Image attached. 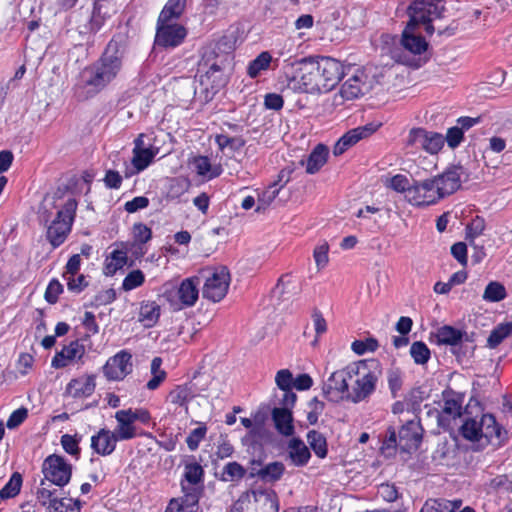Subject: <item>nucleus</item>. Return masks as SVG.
Instances as JSON below:
<instances>
[{"label":"nucleus","mask_w":512,"mask_h":512,"mask_svg":"<svg viewBox=\"0 0 512 512\" xmlns=\"http://www.w3.org/2000/svg\"><path fill=\"white\" fill-rule=\"evenodd\" d=\"M126 48L124 35L112 37L101 57L82 71L80 82L74 87L78 99L84 100L96 95L116 79L123 66Z\"/></svg>","instance_id":"obj_1"},{"label":"nucleus","mask_w":512,"mask_h":512,"mask_svg":"<svg viewBox=\"0 0 512 512\" xmlns=\"http://www.w3.org/2000/svg\"><path fill=\"white\" fill-rule=\"evenodd\" d=\"M299 76L289 85L304 93H326L334 89L344 76L343 64L331 57L303 58L299 62Z\"/></svg>","instance_id":"obj_2"},{"label":"nucleus","mask_w":512,"mask_h":512,"mask_svg":"<svg viewBox=\"0 0 512 512\" xmlns=\"http://www.w3.org/2000/svg\"><path fill=\"white\" fill-rule=\"evenodd\" d=\"M352 379L354 384L347 394V400L359 403L369 398L376 390V385L382 376V365L376 359L362 360L353 363Z\"/></svg>","instance_id":"obj_3"},{"label":"nucleus","mask_w":512,"mask_h":512,"mask_svg":"<svg viewBox=\"0 0 512 512\" xmlns=\"http://www.w3.org/2000/svg\"><path fill=\"white\" fill-rule=\"evenodd\" d=\"M459 432L465 440L475 443V450L479 451L491 444L494 438L499 439L501 429L492 414H482L480 420L465 417Z\"/></svg>","instance_id":"obj_4"},{"label":"nucleus","mask_w":512,"mask_h":512,"mask_svg":"<svg viewBox=\"0 0 512 512\" xmlns=\"http://www.w3.org/2000/svg\"><path fill=\"white\" fill-rule=\"evenodd\" d=\"M444 10L440 0H414L407 8L409 16L407 25L414 28L423 25L425 32L432 35L435 31L432 22L440 19Z\"/></svg>","instance_id":"obj_5"},{"label":"nucleus","mask_w":512,"mask_h":512,"mask_svg":"<svg viewBox=\"0 0 512 512\" xmlns=\"http://www.w3.org/2000/svg\"><path fill=\"white\" fill-rule=\"evenodd\" d=\"M76 209L77 201L74 198H69L47 227L46 237L54 248L63 244L70 233Z\"/></svg>","instance_id":"obj_6"},{"label":"nucleus","mask_w":512,"mask_h":512,"mask_svg":"<svg viewBox=\"0 0 512 512\" xmlns=\"http://www.w3.org/2000/svg\"><path fill=\"white\" fill-rule=\"evenodd\" d=\"M464 397L462 394L445 389L442 392L443 405L441 410L430 409L428 415H435L438 427L443 430H452L458 418L462 416V404Z\"/></svg>","instance_id":"obj_7"},{"label":"nucleus","mask_w":512,"mask_h":512,"mask_svg":"<svg viewBox=\"0 0 512 512\" xmlns=\"http://www.w3.org/2000/svg\"><path fill=\"white\" fill-rule=\"evenodd\" d=\"M400 44L405 51L419 57L417 59L407 58L406 56L402 57L397 55L396 52H394L393 58H395L398 62L415 68H419L423 63L426 62V59L422 60L421 55L426 52L428 43L422 36L416 34V28L406 25L402 32Z\"/></svg>","instance_id":"obj_8"},{"label":"nucleus","mask_w":512,"mask_h":512,"mask_svg":"<svg viewBox=\"0 0 512 512\" xmlns=\"http://www.w3.org/2000/svg\"><path fill=\"white\" fill-rule=\"evenodd\" d=\"M352 373H354L353 363L331 373L323 384V395L333 402L347 400V394L350 393L349 381L352 380Z\"/></svg>","instance_id":"obj_9"},{"label":"nucleus","mask_w":512,"mask_h":512,"mask_svg":"<svg viewBox=\"0 0 512 512\" xmlns=\"http://www.w3.org/2000/svg\"><path fill=\"white\" fill-rule=\"evenodd\" d=\"M249 512H279V499L271 488H256L242 495Z\"/></svg>","instance_id":"obj_10"},{"label":"nucleus","mask_w":512,"mask_h":512,"mask_svg":"<svg viewBox=\"0 0 512 512\" xmlns=\"http://www.w3.org/2000/svg\"><path fill=\"white\" fill-rule=\"evenodd\" d=\"M42 471L45 481L59 487L69 483L71 479V465L65 459L58 455L48 456L43 463Z\"/></svg>","instance_id":"obj_11"},{"label":"nucleus","mask_w":512,"mask_h":512,"mask_svg":"<svg viewBox=\"0 0 512 512\" xmlns=\"http://www.w3.org/2000/svg\"><path fill=\"white\" fill-rule=\"evenodd\" d=\"M187 35L186 28L172 21H157L155 44L163 48H175L182 44Z\"/></svg>","instance_id":"obj_12"},{"label":"nucleus","mask_w":512,"mask_h":512,"mask_svg":"<svg viewBox=\"0 0 512 512\" xmlns=\"http://www.w3.org/2000/svg\"><path fill=\"white\" fill-rule=\"evenodd\" d=\"M229 284V270L226 267H220L206 279L202 290L203 297L213 302H219L227 294Z\"/></svg>","instance_id":"obj_13"},{"label":"nucleus","mask_w":512,"mask_h":512,"mask_svg":"<svg viewBox=\"0 0 512 512\" xmlns=\"http://www.w3.org/2000/svg\"><path fill=\"white\" fill-rule=\"evenodd\" d=\"M437 192L432 178L423 181H415L408 190L407 201L417 207L430 206L441 198Z\"/></svg>","instance_id":"obj_14"},{"label":"nucleus","mask_w":512,"mask_h":512,"mask_svg":"<svg viewBox=\"0 0 512 512\" xmlns=\"http://www.w3.org/2000/svg\"><path fill=\"white\" fill-rule=\"evenodd\" d=\"M464 174V168L454 165L446 169L442 174L432 178L440 198L453 194L461 187V177Z\"/></svg>","instance_id":"obj_15"},{"label":"nucleus","mask_w":512,"mask_h":512,"mask_svg":"<svg viewBox=\"0 0 512 512\" xmlns=\"http://www.w3.org/2000/svg\"><path fill=\"white\" fill-rule=\"evenodd\" d=\"M408 143L420 147L430 154H436L444 146L445 138L433 130H410Z\"/></svg>","instance_id":"obj_16"},{"label":"nucleus","mask_w":512,"mask_h":512,"mask_svg":"<svg viewBox=\"0 0 512 512\" xmlns=\"http://www.w3.org/2000/svg\"><path fill=\"white\" fill-rule=\"evenodd\" d=\"M131 354L127 351H120L109 358L103 366V373L108 380H122L132 371Z\"/></svg>","instance_id":"obj_17"},{"label":"nucleus","mask_w":512,"mask_h":512,"mask_svg":"<svg viewBox=\"0 0 512 512\" xmlns=\"http://www.w3.org/2000/svg\"><path fill=\"white\" fill-rule=\"evenodd\" d=\"M399 447L404 452L416 450L420 446L423 437V428L419 421L409 420L398 432Z\"/></svg>","instance_id":"obj_18"},{"label":"nucleus","mask_w":512,"mask_h":512,"mask_svg":"<svg viewBox=\"0 0 512 512\" xmlns=\"http://www.w3.org/2000/svg\"><path fill=\"white\" fill-rule=\"evenodd\" d=\"M85 353V346L79 340L72 341L56 353L52 359L51 366L55 369H60L66 367L72 361L83 364Z\"/></svg>","instance_id":"obj_19"},{"label":"nucleus","mask_w":512,"mask_h":512,"mask_svg":"<svg viewBox=\"0 0 512 512\" xmlns=\"http://www.w3.org/2000/svg\"><path fill=\"white\" fill-rule=\"evenodd\" d=\"M199 81L206 93L216 94L226 84L221 64L213 62L205 73L200 75Z\"/></svg>","instance_id":"obj_20"},{"label":"nucleus","mask_w":512,"mask_h":512,"mask_svg":"<svg viewBox=\"0 0 512 512\" xmlns=\"http://www.w3.org/2000/svg\"><path fill=\"white\" fill-rule=\"evenodd\" d=\"M371 88L367 81V75L363 71H357L356 74L348 78L341 86V95L347 100L358 98L367 93Z\"/></svg>","instance_id":"obj_21"},{"label":"nucleus","mask_w":512,"mask_h":512,"mask_svg":"<svg viewBox=\"0 0 512 512\" xmlns=\"http://www.w3.org/2000/svg\"><path fill=\"white\" fill-rule=\"evenodd\" d=\"M199 278H187L184 279L177 289V297L180 302V306L176 309H182L184 307L193 306L198 300L199 296Z\"/></svg>","instance_id":"obj_22"},{"label":"nucleus","mask_w":512,"mask_h":512,"mask_svg":"<svg viewBox=\"0 0 512 512\" xmlns=\"http://www.w3.org/2000/svg\"><path fill=\"white\" fill-rule=\"evenodd\" d=\"M435 336L438 345L451 347L458 346L464 341H469V336L466 331L450 325H443L438 328Z\"/></svg>","instance_id":"obj_23"},{"label":"nucleus","mask_w":512,"mask_h":512,"mask_svg":"<svg viewBox=\"0 0 512 512\" xmlns=\"http://www.w3.org/2000/svg\"><path fill=\"white\" fill-rule=\"evenodd\" d=\"M117 442L112 432L103 428L91 437V448L101 456H108L114 452Z\"/></svg>","instance_id":"obj_24"},{"label":"nucleus","mask_w":512,"mask_h":512,"mask_svg":"<svg viewBox=\"0 0 512 512\" xmlns=\"http://www.w3.org/2000/svg\"><path fill=\"white\" fill-rule=\"evenodd\" d=\"M287 457L294 466L303 467L309 462L311 453L300 438H292L287 444Z\"/></svg>","instance_id":"obj_25"},{"label":"nucleus","mask_w":512,"mask_h":512,"mask_svg":"<svg viewBox=\"0 0 512 512\" xmlns=\"http://www.w3.org/2000/svg\"><path fill=\"white\" fill-rule=\"evenodd\" d=\"M272 420L276 430L281 435L289 437L294 434L295 429L291 410L286 408H273Z\"/></svg>","instance_id":"obj_26"},{"label":"nucleus","mask_w":512,"mask_h":512,"mask_svg":"<svg viewBox=\"0 0 512 512\" xmlns=\"http://www.w3.org/2000/svg\"><path fill=\"white\" fill-rule=\"evenodd\" d=\"M96 383L93 375L72 379L67 385V391L74 398L89 397L95 391Z\"/></svg>","instance_id":"obj_27"},{"label":"nucleus","mask_w":512,"mask_h":512,"mask_svg":"<svg viewBox=\"0 0 512 512\" xmlns=\"http://www.w3.org/2000/svg\"><path fill=\"white\" fill-rule=\"evenodd\" d=\"M375 130H348L334 145L333 154L342 155L349 147L359 140L369 137Z\"/></svg>","instance_id":"obj_28"},{"label":"nucleus","mask_w":512,"mask_h":512,"mask_svg":"<svg viewBox=\"0 0 512 512\" xmlns=\"http://www.w3.org/2000/svg\"><path fill=\"white\" fill-rule=\"evenodd\" d=\"M329 156V149L324 144H318L310 153L307 164L306 172L308 174L317 173L327 162Z\"/></svg>","instance_id":"obj_29"},{"label":"nucleus","mask_w":512,"mask_h":512,"mask_svg":"<svg viewBox=\"0 0 512 512\" xmlns=\"http://www.w3.org/2000/svg\"><path fill=\"white\" fill-rule=\"evenodd\" d=\"M154 158V153L151 149L133 150L132 169L126 171L125 176L131 177L144 169H146Z\"/></svg>","instance_id":"obj_30"},{"label":"nucleus","mask_w":512,"mask_h":512,"mask_svg":"<svg viewBox=\"0 0 512 512\" xmlns=\"http://www.w3.org/2000/svg\"><path fill=\"white\" fill-rule=\"evenodd\" d=\"M160 317V306L156 302H142L139 310L138 320L146 328L153 327Z\"/></svg>","instance_id":"obj_31"},{"label":"nucleus","mask_w":512,"mask_h":512,"mask_svg":"<svg viewBox=\"0 0 512 512\" xmlns=\"http://www.w3.org/2000/svg\"><path fill=\"white\" fill-rule=\"evenodd\" d=\"M191 164L199 176H202L208 180L218 177L222 172L221 167L212 166L209 158L206 156L194 157Z\"/></svg>","instance_id":"obj_32"},{"label":"nucleus","mask_w":512,"mask_h":512,"mask_svg":"<svg viewBox=\"0 0 512 512\" xmlns=\"http://www.w3.org/2000/svg\"><path fill=\"white\" fill-rule=\"evenodd\" d=\"M186 1L187 0H168L158 17L159 22H174V20L179 19L185 10Z\"/></svg>","instance_id":"obj_33"},{"label":"nucleus","mask_w":512,"mask_h":512,"mask_svg":"<svg viewBox=\"0 0 512 512\" xmlns=\"http://www.w3.org/2000/svg\"><path fill=\"white\" fill-rule=\"evenodd\" d=\"M284 472V464L282 462L275 461L263 466L260 468L259 472H256L255 474H258V478L264 482L274 483L281 479Z\"/></svg>","instance_id":"obj_34"},{"label":"nucleus","mask_w":512,"mask_h":512,"mask_svg":"<svg viewBox=\"0 0 512 512\" xmlns=\"http://www.w3.org/2000/svg\"><path fill=\"white\" fill-rule=\"evenodd\" d=\"M194 397V390L188 384L176 386L168 395L169 401L179 406H186Z\"/></svg>","instance_id":"obj_35"},{"label":"nucleus","mask_w":512,"mask_h":512,"mask_svg":"<svg viewBox=\"0 0 512 512\" xmlns=\"http://www.w3.org/2000/svg\"><path fill=\"white\" fill-rule=\"evenodd\" d=\"M307 441L317 457L323 459L327 456V440L322 433L316 430L309 431L307 433Z\"/></svg>","instance_id":"obj_36"},{"label":"nucleus","mask_w":512,"mask_h":512,"mask_svg":"<svg viewBox=\"0 0 512 512\" xmlns=\"http://www.w3.org/2000/svg\"><path fill=\"white\" fill-rule=\"evenodd\" d=\"M510 335H512V322L501 323L491 331L487 339V346L494 349Z\"/></svg>","instance_id":"obj_37"},{"label":"nucleus","mask_w":512,"mask_h":512,"mask_svg":"<svg viewBox=\"0 0 512 512\" xmlns=\"http://www.w3.org/2000/svg\"><path fill=\"white\" fill-rule=\"evenodd\" d=\"M22 483V475L19 472H14L9 481L0 490V499L7 500L16 497L21 491Z\"/></svg>","instance_id":"obj_38"},{"label":"nucleus","mask_w":512,"mask_h":512,"mask_svg":"<svg viewBox=\"0 0 512 512\" xmlns=\"http://www.w3.org/2000/svg\"><path fill=\"white\" fill-rule=\"evenodd\" d=\"M272 57L269 52H261L254 60H252L247 68V73L251 78H256L262 71L269 68Z\"/></svg>","instance_id":"obj_39"},{"label":"nucleus","mask_w":512,"mask_h":512,"mask_svg":"<svg viewBox=\"0 0 512 512\" xmlns=\"http://www.w3.org/2000/svg\"><path fill=\"white\" fill-rule=\"evenodd\" d=\"M482 297L487 302H500L507 297V291L502 283L491 281L486 286Z\"/></svg>","instance_id":"obj_40"},{"label":"nucleus","mask_w":512,"mask_h":512,"mask_svg":"<svg viewBox=\"0 0 512 512\" xmlns=\"http://www.w3.org/2000/svg\"><path fill=\"white\" fill-rule=\"evenodd\" d=\"M204 471L200 464L193 462L186 464L184 479L182 482L187 484L188 487H195L197 484L202 482Z\"/></svg>","instance_id":"obj_41"},{"label":"nucleus","mask_w":512,"mask_h":512,"mask_svg":"<svg viewBox=\"0 0 512 512\" xmlns=\"http://www.w3.org/2000/svg\"><path fill=\"white\" fill-rule=\"evenodd\" d=\"M184 496L178 498L186 509V512H196L198 509V492L196 487H188L187 484L181 482Z\"/></svg>","instance_id":"obj_42"},{"label":"nucleus","mask_w":512,"mask_h":512,"mask_svg":"<svg viewBox=\"0 0 512 512\" xmlns=\"http://www.w3.org/2000/svg\"><path fill=\"white\" fill-rule=\"evenodd\" d=\"M127 262L126 253L120 250L112 252L110 258L106 259L104 273L106 275H114L119 269L123 268Z\"/></svg>","instance_id":"obj_43"},{"label":"nucleus","mask_w":512,"mask_h":512,"mask_svg":"<svg viewBox=\"0 0 512 512\" xmlns=\"http://www.w3.org/2000/svg\"><path fill=\"white\" fill-rule=\"evenodd\" d=\"M246 475V469L238 462L227 463L222 470V480L226 482H236L243 479Z\"/></svg>","instance_id":"obj_44"},{"label":"nucleus","mask_w":512,"mask_h":512,"mask_svg":"<svg viewBox=\"0 0 512 512\" xmlns=\"http://www.w3.org/2000/svg\"><path fill=\"white\" fill-rule=\"evenodd\" d=\"M410 355L416 364L424 365L429 361L431 352L424 342L416 341L410 347Z\"/></svg>","instance_id":"obj_45"},{"label":"nucleus","mask_w":512,"mask_h":512,"mask_svg":"<svg viewBox=\"0 0 512 512\" xmlns=\"http://www.w3.org/2000/svg\"><path fill=\"white\" fill-rule=\"evenodd\" d=\"M117 421L114 431H111L117 441L130 440L136 437V428L134 425L128 424L122 418Z\"/></svg>","instance_id":"obj_46"},{"label":"nucleus","mask_w":512,"mask_h":512,"mask_svg":"<svg viewBox=\"0 0 512 512\" xmlns=\"http://www.w3.org/2000/svg\"><path fill=\"white\" fill-rule=\"evenodd\" d=\"M280 188L277 183H272L269 187L259 195L257 212L264 211L278 196Z\"/></svg>","instance_id":"obj_47"},{"label":"nucleus","mask_w":512,"mask_h":512,"mask_svg":"<svg viewBox=\"0 0 512 512\" xmlns=\"http://www.w3.org/2000/svg\"><path fill=\"white\" fill-rule=\"evenodd\" d=\"M385 185L396 192L405 193L407 199L408 190L411 188L408 178L405 175L397 174L389 179H386Z\"/></svg>","instance_id":"obj_48"},{"label":"nucleus","mask_w":512,"mask_h":512,"mask_svg":"<svg viewBox=\"0 0 512 512\" xmlns=\"http://www.w3.org/2000/svg\"><path fill=\"white\" fill-rule=\"evenodd\" d=\"M103 1L104 0L94 1V7L91 16V29L95 31L99 30L102 27L104 20L108 14V12L104 10Z\"/></svg>","instance_id":"obj_49"},{"label":"nucleus","mask_w":512,"mask_h":512,"mask_svg":"<svg viewBox=\"0 0 512 512\" xmlns=\"http://www.w3.org/2000/svg\"><path fill=\"white\" fill-rule=\"evenodd\" d=\"M207 427L201 423L200 426L193 429L186 438V443L190 451L198 449L200 442L205 438Z\"/></svg>","instance_id":"obj_50"},{"label":"nucleus","mask_w":512,"mask_h":512,"mask_svg":"<svg viewBox=\"0 0 512 512\" xmlns=\"http://www.w3.org/2000/svg\"><path fill=\"white\" fill-rule=\"evenodd\" d=\"M378 341L375 338H367L366 340H355L351 349L358 355H363L366 352H374L378 348Z\"/></svg>","instance_id":"obj_51"},{"label":"nucleus","mask_w":512,"mask_h":512,"mask_svg":"<svg viewBox=\"0 0 512 512\" xmlns=\"http://www.w3.org/2000/svg\"><path fill=\"white\" fill-rule=\"evenodd\" d=\"M64 280L66 281L67 289L72 293L79 294L88 286L86 276L83 274H77L76 276H66Z\"/></svg>","instance_id":"obj_52"},{"label":"nucleus","mask_w":512,"mask_h":512,"mask_svg":"<svg viewBox=\"0 0 512 512\" xmlns=\"http://www.w3.org/2000/svg\"><path fill=\"white\" fill-rule=\"evenodd\" d=\"M144 280L145 277L141 270H133L124 278L122 288L125 291L133 290L141 286Z\"/></svg>","instance_id":"obj_53"},{"label":"nucleus","mask_w":512,"mask_h":512,"mask_svg":"<svg viewBox=\"0 0 512 512\" xmlns=\"http://www.w3.org/2000/svg\"><path fill=\"white\" fill-rule=\"evenodd\" d=\"M46 484H47V481L42 479L40 482V487L38 488V490L36 492V497L42 506L48 507V505H50L52 500L57 499V497H54V493L56 490L55 489L51 490L49 488V485L46 487Z\"/></svg>","instance_id":"obj_54"},{"label":"nucleus","mask_w":512,"mask_h":512,"mask_svg":"<svg viewBox=\"0 0 512 512\" xmlns=\"http://www.w3.org/2000/svg\"><path fill=\"white\" fill-rule=\"evenodd\" d=\"M487 119V115H479L477 117H460L457 119V124L460 125V127L451 126L450 128H472L475 125H491V123L488 122Z\"/></svg>","instance_id":"obj_55"},{"label":"nucleus","mask_w":512,"mask_h":512,"mask_svg":"<svg viewBox=\"0 0 512 512\" xmlns=\"http://www.w3.org/2000/svg\"><path fill=\"white\" fill-rule=\"evenodd\" d=\"M63 290V285L57 279H52L46 288L45 300L50 304H55Z\"/></svg>","instance_id":"obj_56"},{"label":"nucleus","mask_w":512,"mask_h":512,"mask_svg":"<svg viewBox=\"0 0 512 512\" xmlns=\"http://www.w3.org/2000/svg\"><path fill=\"white\" fill-rule=\"evenodd\" d=\"M134 240L140 245L147 243L152 237L151 229L142 223H137L133 227Z\"/></svg>","instance_id":"obj_57"},{"label":"nucleus","mask_w":512,"mask_h":512,"mask_svg":"<svg viewBox=\"0 0 512 512\" xmlns=\"http://www.w3.org/2000/svg\"><path fill=\"white\" fill-rule=\"evenodd\" d=\"M79 440L76 439V436H72L69 434H64L61 437V445L66 453L76 456L80 453L79 449Z\"/></svg>","instance_id":"obj_58"},{"label":"nucleus","mask_w":512,"mask_h":512,"mask_svg":"<svg viewBox=\"0 0 512 512\" xmlns=\"http://www.w3.org/2000/svg\"><path fill=\"white\" fill-rule=\"evenodd\" d=\"M82 325L86 330L85 337L89 338L99 332V326L96 322L95 315L92 312L86 311L82 319Z\"/></svg>","instance_id":"obj_59"},{"label":"nucleus","mask_w":512,"mask_h":512,"mask_svg":"<svg viewBox=\"0 0 512 512\" xmlns=\"http://www.w3.org/2000/svg\"><path fill=\"white\" fill-rule=\"evenodd\" d=\"M275 381L281 390L292 389L293 375L288 369L279 370L276 374Z\"/></svg>","instance_id":"obj_60"},{"label":"nucleus","mask_w":512,"mask_h":512,"mask_svg":"<svg viewBox=\"0 0 512 512\" xmlns=\"http://www.w3.org/2000/svg\"><path fill=\"white\" fill-rule=\"evenodd\" d=\"M27 417L28 410L24 407H21L11 413L7 420L6 426L9 429H14L21 425L26 420Z\"/></svg>","instance_id":"obj_61"},{"label":"nucleus","mask_w":512,"mask_h":512,"mask_svg":"<svg viewBox=\"0 0 512 512\" xmlns=\"http://www.w3.org/2000/svg\"><path fill=\"white\" fill-rule=\"evenodd\" d=\"M387 380L393 397H396L397 392L401 389L402 386L401 372L398 369L389 370Z\"/></svg>","instance_id":"obj_62"},{"label":"nucleus","mask_w":512,"mask_h":512,"mask_svg":"<svg viewBox=\"0 0 512 512\" xmlns=\"http://www.w3.org/2000/svg\"><path fill=\"white\" fill-rule=\"evenodd\" d=\"M149 199L145 196H137L130 201L125 203V210L128 213H135L138 210L148 207Z\"/></svg>","instance_id":"obj_63"},{"label":"nucleus","mask_w":512,"mask_h":512,"mask_svg":"<svg viewBox=\"0 0 512 512\" xmlns=\"http://www.w3.org/2000/svg\"><path fill=\"white\" fill-rule=\"evenodd\" d=\"M80 266H81V257L79 254H74L72 255L66 266H65V271L63 273V278H66V276H76L77 274H79V270H80Z\"/></svg>","instance_id":"obj_64"}]
</instances>
